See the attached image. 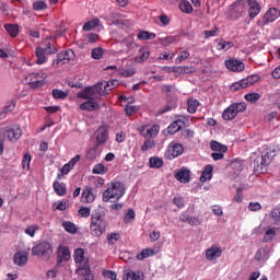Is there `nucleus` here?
I'll return each instance as SVG.
<instances>
[{
	"mask_svg": "<svg viewBox=\"0 0 280 280\" xmlns=\"http://www.w3.org/2000/svg\"><path fill=\"white\" fill-rule=\"evenodd\" d=\"M32 161V155L30 153H25L22 160L23 170H30V162Z\"/></svg>",
	"mask_w": 280,
	"mask_h": 280,
	"instance_id": "4c0bfd02",
	"label": "nucleus"
},
{
	"mask_svg": "<svg viewBox=\"0 0 280 280\" xmlns=\"http://www.w3.org/2000/svg\"><path fill=\"white\" fill-rule=\"evenodd\" d=\"M140 57H136V62H145L150 58V52L143 48L139 50Z\"/></svg>",
	"mask_w": 280,
	"mask_h": 280,
	"instance_id": "473e14b6",
	"label": "nucleus"
},
{
	"mask_svg": "<svg viewBox=\"0 0 280 280\" xmlns=\"http://www.w3.org/2000/svg\"><path fill=\"white\" fill-rule=\"evenodd\" d=\"M175 176H191V171L184 166L175 173Z\"/></svg>",
	"mask_w": 280,
	"mask_h": 280,
	"instance_id": "79ce46f5",
	"label": "nucleus"
},
{
	"mask_svg": "<svg viewBox=\"0 0 280 280\" xmlns=\"http://www.w3.org/2000/svg\"><path fill=\"white\" fill-rule=\"evenodd\" d=\"M162 91H163L164 93H172V91H174V86H173V85H164V86L162 88Z\"/></svg>",
	"mask_w": 280,
	"mask_h": 280,
	"instance_id": "052dcab7",
	"label": "nucleus"
},
{
	"mask_svg": "<svg viewBox=\"0 0 280 280\" xmlns=\"http://www.w3.org/2000/svg\"><path fill=\"white\" fill-rule=\"evenodd\" d=\"M280 16V11L277 8H270L266 11L262 18V25H268V23H275Z\"/></svg>",
	"mask_w": 280,
	"mask_h": 280,
	"instance_id": "9d476101",
	"label": "nucleus"
},
{
	"mask_svg": "<svg viewBox=\"0 0 280 280\" xmlns=\"http://www.w3.org/2000/svg\"><path fill=\"white\" fill-rule=\"evenodd\" d=\"M92 89L94 91V95H108V88H106L105 81L95 84Z\"/></svg>",
	"mask_w": 280,
	"mask_h": 280,
	"instance_id": "6ab92c4d",
	"label": "nucleus"
},
{
	"mask_svg": "<svg viewBox=\"0 0 280 280\" xmlns=\"http://www.w3.org/2000/svg\"><path fill=\"white\" fill-rule=\"evenodd\" d=\"M184 73H196V68L184 66Z\"/></svg>",
	"mask_w": 280,
	"mask_h": 280,
	"instance_id": "4d7b16f0",
	"label": "nucleus"
},
{
	"mask_svg": "<svg viewBox=\"0 0 280 280\" xmlns=\"http://www.w3.org/2000/svg\"><path fill=\"white\" fill-rule=\"evenodd\" d=\"M91 56L94 60H101L104 56V50L100 47L92 49Z\"/></svg>",
	"mask_w": 280,
	"mask_h": 280,
	"instance_id": "e433bc0d",
	"label": "nucleus"
},
{
	"mask_svg": "<svg viewBox=\"0 0 280 280\" xmlns=\"http://www.w3.org/2000/svg\"><path fill=\"white\" fill-rule=\"evenodd\" d=\"M211 158L213 159V161H222V159H224V153L217 151L211 154Z\"/></svg>",
	"mask_w": 280,
	"mask_h": 280,
	"instance_id": "de8ad7c7",
	"label": "nucleus"
},
{
	"mask_svg": "<svg viewBox=\"0 0 280 280\" xmlns=\"http://www.w3.org/2000/svg\"><path fill=\"white\" fill-rule=\"evenodd\" d=\"M39 150L40 152H47V150H49V144H47V142H40Z\"/></svg>",
	"mask_w": 280,
	"mask_h": 280,
	"instance_id": "bf43d9fd",
	"label": "nucleus"
},
{
	"mask_svg": "<svg viewBox=\"0 0 280 280\" xmlns=\"http://www.w3.org/2000/svg\"><path fill=\"white\" fill-rule=\"evenodd\" d=\"M22 135L23 131L21 130V127L19 125H11L0 129V137L2 139H8V141H11L12 143L19 141Z\"/></svg>",
	"mask_w": 280,
	"mask_h": 280,
	"instance_id": "7ed1b4c3",
	"label": "nucleus"
},
{
	"mask_svg": "<svg viewBox=\"0 0 280 280\" xmlns=\"http://www.w3.org/2000/svg\"><path fill=\"white\" fill-rule=\"evenodd\" d=\"M30 36H32L33 38H40V32H38V31H31L30 32Z\"/></svg>",
	"mask_w": 280,
	"mask_h": 280,
	"instance_id": "e2e57ef3",
	"label": "nucleus"
},
{
	"mask_svg": "<svg viewBox=\"0 0 280 280\" xmlns=\"http://www.w3.org/2000/svg\"><path fill=\"white\" fill-rule=\"evenodd\" d=\"M139 130L141 137H144V139H152V137H156V135H159V126L156 125H144Z\"/></svg>",
	"mask_w": 280,
	"mask_h": 280,
	"instance_id": "1a4fd4ad",
	"label": "nucleus"
},
{
	"mask_svg": "<svg viewBox=\"0 0 280 280\" xmlns=\"http://www.w3.org/2000/svg\"><path fill=\"white\" fill-rule=\"evenodd\" d=\"M210 148L213 152H222V153L229 152V147H226L215 140H212L210 142Z\"/></svg>",
	"mask_w": 280,
	"mask_h": 280,
	"instance_id": "aec40b11",
	"label": "nucleus"
},
{
	"mask_svg": "<svg viewBox=\"0 0 280 280\" xmlns=\"http://www.w3.org/2000/svg\"><path fill=\"white\" fill-rule=\"evenodd\" d=\"M183 152H185V147H183V144L178 142H171L164 152V156L168 161H173V159H178Z\"/></svg>",
	"mask_w": 280,
	"mask_h": 280,
	"instance_id": "423d86ee",
	"label": "nucleus"
},
{
	"mask_svg": "<svg viewBox=\"0 0 280 280\" xmlns=\"http://www.w3.org/2000/svg\"><path fill=\"white\" fill-rule=\"evenodd\" d=\"M0 58H8V52H5L3 49H0Z\"/></svg>",
	"mask_w": 280,
	"mask_h": 280,
	"instance_id": "774afa93",
	"label": "nucleus"
},
{
	"mask_svg": "<svg viewBox=\"0 0 280 280\" xmlns=\"http://www.w3.org/2000/svg\"><path fill=\"white\" fill-rule=\"evenodd\" d=\"M163 45L167 47V45H172V43H176V37L170 36L163 39Z\"/></svg>",
	"mask_w": 280,
	"mask_h": 280,
	"instance_id": "8fccbe9b",
	"label": "nucleus"
},
{
	"mask_svg": "<svg viewBox=\"0 0 280 280\" xmlns=\"http://www.w3.org/2000/svg\"><path fill=\"white\" fill-rule=\"evenodd\" d=\"M179 10H182L185 14H191V12H194V7H191L189 1L183 0L179 3Z\"/></svg>",
	"mask_w": 280,
	"mask_h": 280,
	"instance_id": "b1692460",
	"label": "nucleus"
},
{
	"mask_svg": "<svg viewBox=\"0 0 280 280\" xmlns=\"http://www.w3.org/2000/svg\"><path fill=\"white\" fill-rule=\"evenodd\" d=\"M106 172H108V168L104 166V164H96L93 170H92V173L94 174H101V175H104L106 174Z\"/></svg>",
	"mask_w": 280,
	"mask_h": 280,
	"instance_id": "c9c22d12",
	"label": "nucleus"
},
{
	"mask_svg": "<svg viewBox=\"0 0 280 280\" xmlns=\"http://www.w3.org/2000/svg\"><path fill=\"white\" fill-rule=\"evenodd\" d=\"M149 165L150 167H155V168L163 167V160L156 156L150 158Z\"/></svg>",
	"mask_w": 280,
	"mask_h": 280,
	"instance_id": "c756f323",
	"label": "nucleus"
},
{
	"mask_svg": "<svg viewBox=\"0 0 280 280\" xmlns=\"http://www.w3.org/2000/svg\"><path fill=\"white\" fill-rule=\"evenodd\" d=\"M4 30L12 38H16L19 36V25L16 24H5Z\"/></svg>",
	"mask_w": 280,
	"mask_h": 280,
	"instance_id": "5701e85b",
	"label": "nucleus"
},
{
	"mask_svg": "<svg viewBox=\"0 0 280 280\" xmlns=\"http://www.w3.org/2000/svg\"><path fill=\"white\" fill-rule=\"evenodd\" d=\"M80 159H82V156L80 154H77L74 158H72L68 163H66L62 168H61V174L65 176L67 174H69V172L71 170H73V167H75V163H78V161H80Z\"/></svg>",
	"mask_w": 280,
	"mask_h": 280,
	"instance_id": "2eb2a0df",
	"label": "nucleus"
},
{
	"mask_svg": "<svg viewBox=\"0 0 280 280\" xmlns=\"http://www.w3.org/2000/svg\"><path fill=\"white\" fill-rule=\"evenodd\" d=\"M189 56H190L189 51H187V50L180 51L176 58L177 65H180V62H183V60H187L189 58Z\"/></svg>",
	"mask_w": 280,
	"mask_h": 280,
	"instance_id": "58836bf2",
	"label": "nucleus"
},
{
	"mask_svg": "<svg viewBox=\"0 0 280 280\" xmlns=\"http://www.w3.org/2000/svg\"><path fill=\"white\" fill-rule=\"evenodd\" d=\"M119 84V81L117 80H110V81H105V86L107 88V91H113Z\"/></svg>",
	"mask_w": 280,
	"mask_h": 280,
	"instance_id": "c03bdc74",
	"label": "nucleus"
},
{
	"mask_svg": "<svg viewBox=\"0 0 280 280\" xmlns=\"http://www.w3.org/2000/svg\"><path fill=\"white\" fill-rule=\"evenodd\" d=\"M116 141L117 143H124V141H126V136L124 135V132L116 135Z\"/></svg>",
	"mask_w": 280,
	"mask_h": 280,
	"instance_id": "864d4df0",
	"label": "nucleus"
},
{
	"mask_svg": "<svg viewBox=\"0 0 280 280\" xmlns=\"http://www.w3.org/2000/svg\"><path fill=\"white\" fill-rule=\"evenodd\" d=\"M242 89H247L246 82L244 81V79L238 82L233 83L230 86V91H242Z\"/></svg>",
	"mask_w": 280,
	"mask_h": 280,
	"instance_id": "72a5a7b5",
	"label": "nucleus"
},
{
	"mask_svg": "<svg viewBox=\"0 0 280 280\" xmlns=\"http://www.w3.org/2000/svg\"><path fill=\"white\" fill-rule=\"evenodd\" d=\"M225 67L229 71H233L234 73H240L246 69L244 62L237 59H228L225 60Z\"/></svg>",
	"mask_w": 280,
	"mask_h": 280,
	"instance_id": "6e6552de",
	"label": "nucleus"
},
{
	"mask_svg": "<svg viewBox=\"0 0 280 280\" xmlns=\"http://www.w3.org/2000/svg\"><path fill=\"white\" fill-rule=\"evenodd\" d=\"M97 158V149H90L86 153V159L94 161Z\"/></svg>",
	"mask_w": 280,
	"mask_h": 280,
	"instance_id": "a18cd8bd",
	"label": "nucleus"
},
{
	"mask_svg": "<svg viewBox=\"0 0 280 280\" xmlns=\"http://www.w3.org/2000/svg\"><path fill=\"white\" fill-rule=\"evenodd\" d=\"M79 108H80V110H88L89 113H93V112L97 110V108H100V103H97L93 100H90V101H86V102L80 104Z\"/></svg>",
	"mask_w": 280,
	"mask_h": 280,
	"instance_id": "dca6fc26",
	"label": "nucleus"
},
{
	"mask_svg": "<svg viewBox=\"0 0 280 280\" xmlns=\"http://www.w3.org/2000/svg\"><path fill=\"white\" fill-rule=\"evenodd\" d=\"M160 22L166 27V25H170V18L167 15H160Z\"/></svg>",
	"mask_w": 280,
	"mask_h": 280,
	"instance_id": "3c124183",
	"label": "nucleus"
},
{
	"mask_svg": "<svg viewBox=\"0 0 280 280\" xmlns=\"http://www.w3.org/2000/svg\"><path fill=\"white\" fill-rule=\"evenodd\" d=\"M246 3L248 5V14L249 19H255L261 12V5L257 0H236L233 4V8H241L242 12L246 8Z\"/></svg>",
	"mask_w": 280,
	"mask_h": 280,
	"instance_id": "f03ea898",
	"label": "nucleus"
},
{
	"mask_svg": "<svg viewBox=\"0 0 280 280\" xmlns=\"http://www.w3.org/2000/svg\"><path fill=\"white\" fill-rule=\"evenodd\" d=\"M229 170H231L232 174H234V176H240V174H242V172H244V161L238 160V159H234L231 161V163L229 164Z\"/></svg>",
	"mask_w": 280,
	"mask_h": 280,
	"instance_id": "f8f14e48",
	"label": "nucleus"
},
{
	"mask_svg": "<svg viewBox=\"0 0 280 280\" xmlns=\"http://www.w3.org/2000/svg\"><path fill=\"white\" fill-rule=\"evenodd\" d=\"M187 104V112L190 113V115H194L198 110V106H200V103L196 98H188Z\"/></svg>",
	"mask_w": 280,
	"mask_h": 280,
	"instance_id": "4be33fe9",
	"label": "nucleus"
},
{
	"mask_svg": "<svg viewBox=\"0 0 280 280\" xmlns=\"http://www.w3.org/2000/svg\"><path fill=\"white\" fill-rule=\"evenodd\" d=\"M156 145V142L152 139H147L144 143L141 145V151L142 152H148L149 150H152Z\"/></svg>",
	"mask_w": 280,
	"mask_h": 280,
	"instance_id": "2f4dec72",
	"label": "nucleus"
},
{
	"mask_svg": "<svg viewBox=\"0 0 280 280\" xmlns=\"http://www.w3.org/2000/svg\"><path fill=\"white\" fill-rule=\"evenodd\" d=\"M108 141V129L101 127L96 130V145H104Z\"/></svg>",
	"mask_w": 280,
	"mask_h": 280,
	"instance_id": "ddd939ff",
	"label": "nucleus"
},
{
	"mask_svg": "<svg viewBox=\"0 0 280 280\" xmlns=\"http://www.w3.org/2000/svg\"><path fill=\"white\" fill-rule=\"evenodd\" d=\"M88 39H89V43H91V44L96 43L97 42V34L91 33L90 35H88Z\"/></svg>",
	"mask_w": 280,
	"mask_h": 280,
	"instance_id": "6e6d98bb",
	"label": "nucleus"
},
{
	"mask_svg": "<svg viewBox=\"0 0 280 280\" xmlns=\"http://www.w3.org/2000/svg\"><path fill=\"white\" fill-rule=\"evenodd\" d=\"M174 107L172 105H165L164 107L158 110V115H163L165 113H170Z\"/></svg>",
	"mask_w": 280,
	"mask_h": 280,
	"instance_id": "09e8293b",
	"label": "nucleus"
},
{
	"mask_svg": "<svg viewBox=\"0 0 280 280\" xmlns=\"http://www.w3.org/2000/svg\"><path fill=\"white\" fill-rule=\"evenodd\" d=\"M75 52L72 49L62 50L57 54L56 59L52 61V67L55 69H58V67H62V65H67V62H71V60H74Z\"/></svg>",
	"mask_w": 280,
	"mask_h": 280,
	"instance_id": "39448f33",
	"label": "nucleus"
},
{
	"mask_svg": "<svg viewBox=\"0 0 280 280\" xmlns=\"http://www.w3.org/2000/svg\"><path fill=\"white\" fill-rule=\"evenodd\" d=\"M160 60H170V54L167 52H162L160 55Z\"/></svg>",
	"mask_w": 280,
	"mask_h": 280,
	"instance_id": "338daca9",
	"label": "nucleus"
},
{
	"mask_svg": "<svg viewBox=\"0 0 280 280\" xmlns=\"http://www.w3.org/2000/svg\"><path fill=\"white\" fill-rule=\"evenodd\" d=\"M46 79H47V73H45L43 70H39L37 72H32L26 77L28 84H31L33 89H38L43 86V84H45Z\"/></svg>",
	"mask_w": 280,
	"mask_h": 280,
	"instance_id": "0eeeda50",
	"label": "nucleus"
},
{
	"mask_svg": "<svg viewBox=\"0 0 280 280\" xmlns=\"http://www.w3.org/2000/svg\"><path fill=\"white\" fill-rule=\"evenodd\" d=\"M139 112V107L137 106H127L125 107V113L127 117H131V115H135V113Z\"/></svg>",
	"mask_w": 280,
	"mask_h": 280,
	"instance_id": "a19ab883",
	"label": "nucleus"
},
{
	"mask_svg": "<svg viewBox=\"0 0 280 280\" xmlns=\"http://www.w3.org/2000/svg\"><path fill=\"white\" fill-rule=\"evenodd\" d=\"M46 110H47V113H49L50 115H54V113H57V112L60 110V107H58V106H48V107H46Z\"/></svg>",
	"mask_w": 280,
	"mask_h": 280,
	"instance_id": "603ef678",
	"label": "nucleus"
},
{
	"mask_svg": "<svg viewBox=\"0 0 280 280\" xmlns=\"http://www.w3.org/2000/svg\"><path fill=\"white\" fill-rule=\"evenodd\" d=\"M137 36L139 40H152V38H156V34L148 31H140Z\"/></svg>",
	"mask_w": 280,
	"mask_h": 280,
	"instance_id": "393cba45",
	"label": "nucleus"
},
{
	"mask_svg": "<svg viewBox=\"0 0 280 280\" xmlns=\"http://www.w3.org/2000/svg\"><path fill=\"white\" fill-rule=\"evenodd\" d=\"M77 97L79 100H95V92L93 91L92 86L84 88L81 90L78 94Z\"/></svg>",
	"mask_w": 280,
	"mask_h": 280,
	"instance_id": "4468645a",
	"label": "nucleus"
},
{
	"mask_svg": "<svg viewBox=\"0 0 280 280\" xmlns=\"http://www.w3.org/2000/svg\"><path fill=\"white\" fill-rule=\"evenodd\" d=\"M44 54L47 55H54V54H58V48H56V46L51 45V43H47L45 45V47H42Z\"/></svg>",
	"mask_w": 280,
	"mask_h": 280,
	"instance_id": "7c9ffc66",
	"label": "nucleus"
},
{
	"mask_svg": "<svg viewBox=\"0 0 280 280\" xmlns=\"http://www.w3.org/2000/svg\"><path fill=\"white\" fill-rule=\"evenodd\" d=\"M279 144H270L265 148L261 155H258L254 161V174L259 176L268 172V166L272 163L276 154L279 153Z\"/></svg>",
	"mask_w": 280,
	"mask_h": 280,
	"instance_id": "f257e3e1",
	"label": "nucleus"
},
{
	"mask_svg": "<svg viewBox=\"0 0 280 280\" xmlns=\"http://www.w3.org/2000/svg\"><path fill=\"white\" fill-rule=\"evenodd\" d=\"M217 49L218 51H229V49H233V47L235 46V44H233V42H226L224 39H217Z\"/></svg>",
	"mask_w": 280,
	"mask_h": 280,
	"instance_id": "a211bd4d",
	"label": "nucleus"
},
{
	"mask_svg": "<svg viewBox=\"0 0 280 280\" xmlns=\"http://www.w3.org/2000/svg\"><path fill=\"white\" fill-rule=\"evenodd\" d=\"M120 75H121L122 78H132V75H135V70H132V69L122 70V71L120 72Z\"/></svg>",
	"mask_w": 280,
	"mask_h": 280,
	"instance_id": "49530a36",
	"label": "nucleus"
},
{
	"mask_svg": "<svg viewBox=\"0 0 280 280\" xmlns=\"http://www.w3.org/2000/svg\"><path fill=\"white\" fill-rule=\"evenodd\" d=\"M213 174V166L208 164L205 166L203 171L201 172V176H212Z\"/></svg>",
	"mask_w": 280,
	"mask_h": 280,
	"instance_id": "37998d69",
	"label": "nucleus"
},
{
	"mask_svg": "<svg viewBox=\"0 0 280 280\" xmlns=\"http://www.w3.org/2000/svg\"><path fill=\"white\" fill-rule=\"evenodd\" d=\"M244 110H246V103H234L223 110L222 118L225 121H233L237 114L244 113Z\"/></svg>",
	"mask_w": 280,
	"mask_h": 280,
	"instance_id": "20e7f679",
	"label": "nucleus"
},
{
	"mask_svg": "<svg viewBox=\"0 0 280 280\" xmlns=\"http://www.w3.org/2000/svg\"><path fill=\"white\" fill-rule=\"evenodd\" d=\"M120 8H126L128 5V0H116Z\"/></svg>",
	"mask_w": 280,
	"mask_h": 280,
	"instance_id": "0e129e2a",
	"label": "nucleus"
},
{
	"mask_svg": "<svg viewBox=\"0 0 280 280\" xmlns=\"http://www.w3.org/2000/svg\"><path fill=\"white\" fill-rule=\"evenodd\" d=\"M218 121L213 118H208L207 119V125L208 126H217Z\"/></svg>",
	"mask_w": 280,
	"mask_h": 280,
	"instance_id": "69168bd1",
	"label": "nucleus"
},
{
	"mask_svg": "<svg viewBox=\"0 0 280 280\" xmlns=\"http://www.w3.org/2000/svg\"><path fill=\"white\" fill-rule=\"evenodd\" d=\"M218 32H220V30L218 28V26H214L212 30L210 31H205V38H213V36H217Z\"/></svg>",
	"mask_w": 280,
	"mask_h": 280,
	"instance_id": "ea45409f",
	"label": "nucleus"
},
{
	"mask_svg": "<svg viewBox=\"0 0 280 280\" xmlns=\"http://www.w3.org/2000/svg\"><path fill=\"white\" fill-rule=\"evenodd\" d=\"M97 25H100V20H91L83 25V32H91V30H95Z\"/></svg>",
	"mask_w": 280,
	"mask_h": 280,
	"instance_id": "a878e982",
	"label": "nucleus"
},
{
	"mask_svg": "<svg viewBox=\"0 0 280 280\" xmlns=\"http://www.w3.org/2000/svg\"><path fill=\"white\" fill-rule=\"evenodd\" d=\"M105 161L107 162L115 161V153H107L105 155Z\"/></svg>",
	"mask_w": 280,
	"mask_h": 280,
	"instance_id": "680f3d73",
	"label": "nucleus"
},
{
	"mask_svg": "<svg viewBox=\"0 0 280 280\" xmlns=\"http://www.w3.org/2000/svg\"><path fill=\"white\" fill-rule=\"evenodd\" d=\"M277 115H278L277 112H271L270 114H268V115L265 117V119H266L267 121H272V119H277Z\"/></svg>",
	"mask_w": 280,
	"mask_h": 280,
	"instance_id": "5fc2aeb1",
	"label": "nucleus"
},
{
	"mask_svg": "<svg viewBox=\"0 0 280 280\" xmlns=\"http://www.w3.org/2000/svg\"><path fill=\"white\" fill-rule=\"evenodd\" d=\"M51 95L55 100H67L69 94L62 90L55 89L52 90Z\"/></svg>",
	"mask_w": 280,
	"mask_h": 280,
	"instance_id": "cd10ccee",
	"label": "nucleus"
},
{
	"mask_svg": "<svg viewBox=\"0 0 280 280\" xmlns=\"http://www.w3.org/2000/svg\"><path fill=\"white\" fill-rule=\"evenodd\" d=\"M261 98V95L259 93H248L245 95L246 102H250L252 104H255V102H259Z\"/></svg>",
	"mask_w": 280,
	"mask_h": 280,
	"instance_id": "f704fd0d",
	"label": "nucleus"
},
{
	"mask_svg": "<svg viewBox=\"0 0 280 280\" xmlns=\"http://www.w3.org/2000/svg\"><path fill=\"white\" fill-rule=\"evenodd\" d=\"M183 136H184V137H187L188 139H191V137H194V131L190 130V129H185V130L183 131Z\"/></svg>",
	"mask_w": 280,
	"mask_h": 280,
	"instance_id": "13d9d810",
	"label": "nucleus"
},
{
	"mask_svg": "<svg viewBox=\"0 0 280 280\" xmlns=\"http://www.w3.org/2000/svg\"><path fill=\"white\" fill-rule=\"evenodd\" d=\"M245 82V85L247 86H253V84H256V82H259L260 77L259 74H254V75H249L246 79H243Z\"/></svg>",
	"mask_w": 280,
	"mask_h": 280,
	"instance_id": "bb28decb",
	"label": "nucleus"
},
{
	"mask_svg": "<svg viewBox=\"0 0 280 280\" xmlns=\"http://www.w3.org/2000/svg\"><path fill=\"white\" fill-rule=\"evenodd\" d=\"M185 128V116H179L176 120H174L168 127L167 132L168 135H176L178 130Z\"/></svg>",
	"mask_w": 280,
	"mask_h": 280,
	"instance_id": "9b49d317",
	"label": "nucleus"
},
{
	"mask_svg": "<svg viewBox=\"0 0 280 280\" xmlns=\"http://www.w3.org/2000/svg\"><path fill=\"white\" fill-rule=\"evenodd\" d=\"M33 10L35 12H40L43 10H47V3L43 0H37L33 2Z\"/></svg>",
	"mask_w": 280,
	"mask_h": 280,
	"instance_id": "c85d7f7f",
	"label": "nucleus"
},
{
	"mask_svg": "<svg viewBox=\"0 0 280 280\" xmlns=\"http://www.w3.org/2000/svg\"><path fill=\"white\" fill-rule=\"evenodd\" d=\"M14 108H16V101L15 100H11L7 103V105L4 106L3 110L0 112V118L5 117V115H8V113H12V110H14Z\"/></svg>",
	"mask_w": 280,
	"mask_h": 280,
	"instance_id": "412c9836",
	"label": "nucleus"
},
{
	"mask_svg": "<svg viewBox=\"0 0 280 280\" xmlns=\"http://www.w3.org/2000/svg\"><path fill=\"white\" fill-rule=\"evenodd\" d=\"M35 56H36V60H35L36 65H45V62H47V54L45 52V50H43V47L37 46L35 48Z\"/></svg>",
	"mask_w": 280,
	"mask_h": 280,
	"instance_id": "f3484780",
	"label": "nucleus"
}]
</instances>
